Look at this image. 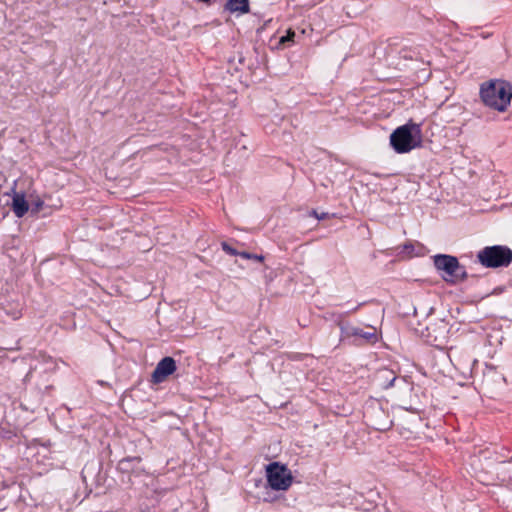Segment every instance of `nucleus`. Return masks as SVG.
<instances>
[{"mask_svg": "<svg viewBox=\"0 0 512 512\" xmlns=\"http://www.w3.org/2000/svg\"><path fill=\"white\" fill-rule=\"evenodd\" d=\"M421 128L419 124L409 122L395 129L390 135V144L400 154L408 153L421 145Z\"/></svg>", "mask_w": 512, "mask_h": 512, "instance_id": "2", "label": "nucleus"}, {"mask_svg": "<svg viewBox=\"0 0 512 512\" xmlns=\"http://www.w3.org/2000/svg\"><path fill=\"white\" fill-rule=\"evenodd\" d=\"M221 246H222V249H223L226 253H228V254H230V255H234V256H236V255H238V256H239V253H240V252H238L236 249H234L233 247H231L228 243H226V242H222Z\"/></svg>", "mask_w": 512, "mask_h": 512, "instance_id": "15", "label": "nucleus"}, {"mask_svg": "<svg viewBox=\"0 0 512 512\" xmlns=\"http://www.w3.org/2000/svg\"><path fill=\"white\" fill-rule=\"evenodd\" d=\"M337 326L340 329V341L351 340L356 346L374 344L378 341L377 330L373 326H367V330H364L342 319L337 321Z\"/></svg>", "mask_w": 512, "mask_h": 512, "instance_id": "3", "label": "nucleus"}, {"mask_svg": "<svg viewBox=\"0 0 512 512\" xmlns=\"http://www.w3.org/2000/svg\"><path fill=\"white\" fill-rule=\"evenodd\" d=\"M403 248L408 254H411L414 250V246L412 244H405Z\"/></svg>", "mask_w": 512, "mask_h": 512, "instance_id": "16", "label": "nucleus"}, {"mask_svg": "<svg viewBox=\"0 0 512 512\" xmlns=\"http://www.w3.org/2000/svg\"><path fill=\"white\" fill-rule=\"evenodd\" d=\"M478 261L487 268L507 267L512 262V250L507 246H487L477 254Z\"/></svg>", "mask_w": 512, "mask_h": 512, "instance_id": "4", "label": "nucleus"}, {"mask_svg": "<svg viewBox=\"0 0 512 512\" xmlns=\"http://www.w3.org/2000/svg\"><path fill=\"white\" fill-rule=\"evenodd\" d=\"M375 380L381 388L388 389L394 385L397 376L394 371L383 368L377 371Z\"/></svg>", "mask_w": 512, "mask_h": 512, "instance_id": "9", "label": "nucleus"}, {"mask_svg": "<svg viewBox=\"0 0 512 512\" xmlns=\"http://www.w3.org/2000/svg\"><path fill=\"white\" fill-rule=\"evenodd\" d=\"M360 306H361V304L357 305L352 311H357Z\"/></svg>", "mask_w": 512, "mask_h": 512, "instance_id": "19", "label": "nucleus"}, {"mask_svg": "<svg viewBox=\"0 0 512 512\" xmlns=\"http://www.w3.org/2000/svg\"><path fill=\"white\" fill-rule=\"evenodd\" d=\"M239 256L244 259H253V260H256L259 262H262L264 260V257L262 255L252 254V253L245 252V251L239 253Z\"/></svg>", "mask_w": 512, "mask_h": 512, "instance_id": "14", "label": "nucleus"}, {"mask_svg": "<svg viewBox=\"0 0 512 512\" xmlns=\"http://www.w3.org/2000/svg\"><path fill=\"white\" fill-rule=\"evenodd\" d=\"M176 371V362L172 357H164L156 365L152 375L151 381L154 384L164 382L168 376Z\"/></svg>", "mask_w": 512, "mask_h": 512, "instance_id": "7", "label": "nucleus"}, {"mask_svg": "<svg viewBox=\"0 0 512 512\" xmlns=\"http://www.w3.org/2000/svg\"><path fill=\"white\" fill-rule=\"evenodd\" d=\"M295 37V32L289 29L285 36H282L279 40V44L285 45L288 42H293Z\"/></svg>", "mask_w": 512, "mask_h": 512, "instance_id": "13", "label": "nucleus"}, {"mask_svg": "<svg viewBox=\"0 0 512 512\" xmlns=\"http://www.w3.org/2000/svg\"><path fill=\"white\" fill-rule=\"evenodd\" d=\"M480 97L486 106L504 112L511 102V86L505 81L490 80L481 85Z\"/></svg>", "mask_w": 512, "mask_h": 512, "instance_id": "1", "label": "nucleus"}, {"mask_svg": "<svg viewBox=\"0 0 512 512\" xmlns=\"http://www.w3.org/2000/svg\"><path fill=\"white\" fill-rule=\"evenodd\" d=\"M43 205V202L41 200H38L36 203H35V208H33V211H39L40 208L42 207Z\"/></svg>", "mask_w": 512, "mask_h": 512, "instance_id": "17", "label": "nucleus"}, {"mask_svg": "<svg viewBox=\"0 0 512 512\" xmlns=\"http://www.w3.org/2000/svg\"><path fill=\"white\" fill-rule=\"evenodd\" d=\"M434 265L438 271L444 272L442 278L448 283L463 281L468 277L465 267L461 266L454 256L436 255L434 256Z\"/></svg>", "mask_w": 512, "mask_h": 512, "instance_id": "5", "label": "nucleus"}, {"mask_svg": "<svg viewBox=\"0 0 512 512\" xmlns=\"http://www.w3.org/2000/svg\"><path fill=\"white\" fill-rule=\"evenodd\" d=\"M29 209V205L25 199L24 194L15 193L12 199V210L14 214L21 218L23 217Z\"/></svg>", "mask_w": 512, "mask_h": 512, "instance_id": "10", "label": "nucleus"}, {"mask_svg": "<svg viewBox=\"0 0 512 512\" xmlns=\"http://www.w3.org/2000/svg\"><path fill=\"white\" fill-rule=\"evenodd\" d=\"M313 215L318 219H323L325 217V213L318 215L316 211H313Z\"/></svg>", "mask_w": 512, "mask_h": 512, "instance_id": "18", "label": "nucleus"}, {"mask_svg": "<svg viewBox=\"0 0 512 512\" xmlns=\"http://www.w3.org/2000/svg\"><path fill=\"white\" fill-rule=\"evenodd\" d=\"M449 357L454 364V366L461 370L463 374L470 372L472 369L473 364H475L477 361L475 359H471L468 357L467 359H462V357L459 355V351L457 349H450Z\"/></svg>", "mask_w": 512, "mask_h": 512, "instance_id": "8", "label": "nucleus"}, {"mask_svg": "<svg viewBox=\"0 0 512 512\" xmlns=\"http://www.w3.org/2000/svg\"><path fill=\"white\" fill-rule=\"evenodd\" d=\"M141 462L140 457H126L119 461L118 470L123 473H129Z\"/></svg>", "mask_w": 512, "mask_h": 512, "instance_id": "12", "label": "nucleus"}, {"mask_svg": "<svg viewBox=\"0 0 512 512\" xmlns=\"http://www.w3.org/2000/svg\"><path fill=\"white\" fill-rule=\"evenodd\" d=\"M225 9L230 13L246 14L250 11L249 0H228Z\"/></svg>", "mask_w": 512, "mask_h": 512, "instance_id": "11", "label": "nucleus"}, {"mask_svg": "<svg viewBox=\"0 0 512 512\" xmlns=\"http://www.w3.org/2000/svg\"><path fill=\"white\" fill-rule=\"evenodd\" d=\"M267 481L274 490H287L292 484L290 471L284 465L273 462L267 466Z\"/></svg>", "mask_w": 512, "mask_h": 512, "instance_id": "6", "label": "nucleus"}]
</instances>
